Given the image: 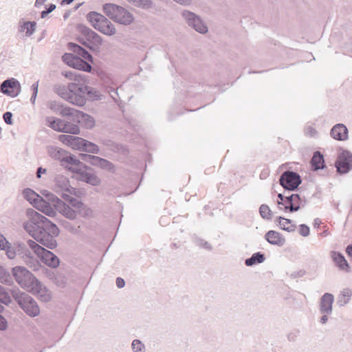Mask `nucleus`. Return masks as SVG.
<instances>
[{
    "mask_svg": "<svg viewBox=\"0 0 352 352\" xmlns=\"http://www.w3.org/2000/svg\"><path fill=\"white\" fill-rule=\"evenodd\" d=\"M54 91L63 100L78 107H82L86 103V96L91 94L90 87L78 83L56 85Z\"/></svg>",
    "mask_w": 352,
    "mask_h": 352,
    "instance_id": "obj_1",
    "label": "nucleus"
},
{
    "mask_svg": "<svg viewBox=\"0 0 352 352\" xmlns=\"http://www.w3.org/2000/svg\"><path fill=\"white\" fill-rule=\"evenodd\" d=\"M12 296L19 307L30 317L34 318L40 314L38 303L28 294L16 289L12 292Z\"/></svg>",
    "mask_w": 352,
    "mask_h": 352,
    "instance_id": "obj_2",
    "label": "nucleus"
},
{
    "mask_svg": "<svg viewBox=\"0 0 352 352\" xmlns=\"http://www.w3.org/2000/svg\"><path fill=\"white\" fill-rule=\"evenodd\" d=\"M105 14L113 21L128 25L133 23V15L123 7L113 3H107L103 6Z\"/></svg>",
    "mask_w": 352,
    "mask_h": 352,
    "instance_id": "obj_3",
    "label": "nucleus"
},
{
    "mask_svg": "<svg viewBox=\"0 0 352 352\" xmlns=\"http://www.w3.org/2000/svg\"><path fill=\"white\" fill-rule=\"evenodd\" d=\"M87 17L91 25L102 34L111 36L116 33L115 25L102 14L91 12Z\"/></svg>",
    "mask_w": 352,
    "mask_h": 352,
    "instance_id": "obj_4",
    "label": "nucleus"
},
{
    "mask_svg": "<svg viewBox=\"0 0 352 352\" xmlns=\"http://www.w3.org/2000/svg\"><path fill=\"white\" fill-rule=\"evenodd\" d=\"M12 274L16 282L24 289L29 292L38 279L25 267L16 266L12 269Z\"/></svg>",
    "mask_w": 352,
    "mask_h": 352,
    "instance_id": "obj_5",
    "label": "nucleus"
},
{
    "mask_svg": "<svg viewBox=\"0 0 352 352\" xmlns=\"http://www.w3.org/2000/svg\"><path fill=\"white\" fill-rule=\"evenodd\" d=\"M69 47L70 50L76 54V56L71 67L79 70L90 72L91 69V65L82 58L90 60L91 59V54L80 45L73 43L69 44Z\"/></svg>",
    "mask_w": 352,
    "mask_h": 352,
    "instance_id": "obj_6",
    "label": "nucleus"
},
{
    "mask_svg": "<svg viewBox=\"0 0 352 352\" xmlns=\"http://www.w3.org/2000/svg\"><path fill=\"white\" fill-rule=\"evenodd\" d=\"M28 244L46 265L52 268H55L59 265V258L52 252L45 250L32 240H28Z\"/></svg>",
    "mask_w": 352,
    "mask_h": 352,
    "instance_id": "obj_7",
    "label": "nucleus"
},
{
    "mask_svg": "<svg viewBox=\"0 0 352 352\" xmlns=\"http://www.w3.org/2000/svg\"><path fill=\"white\" fill-rule=\"evenodd\" d=\"M53 190L56 193L63 197L64 195H76V189L70 184L69 179L62 175L58 174L54 179Z\"/></svg>",
    "mask_w": 352,
    "mask_h": 352,
    "instance_id": "obj_8",
    "label": "nucleus"
},
{
    "mask_svg": "<svg viewBox=\"0 0 352 352\" xmlns=\"http://www.w3.org/2000/svg\"><path fill=\"white\" fill-rule=\"evenodd\" d=\"M27 215L29 220L23 223L24 229L34 238V234L39 233L41 230V223L42 214L38 212L30 209L27 211Z\"/></svg>",
    "mask_w": 352,
    "mask_h": 352,
    "instance_id": "obj_9",
    "label": "nucleus"
},
{
    "mask_svg": "<svg viewBox=\"0 0 352 352\" xmlns=\"http://www.w3.org/2000/svg\"><path fill=\"white\" fill-rule=\"evenodd\" d=\"M279 182L285 189L294 190L300 184L301 179L298 173L287 170L281 175Z\"/></svg>",
    "mask_w": 352,
    "mask_h": 352,
    "instance_id": "obj_10",
    "label": "nucleus"
},
{
    "mask_svg": "<svg viewBox=\"0 0 352 352\" xmlns=\"http://www.w3.org/2000/svg\"><path fill=\"white\" fill-rule=\"evenodd\" d=\"M182 16L194 30L201 34H205L208 32V28L201 20V19L195 14L188 10H184L182 12Z\"/></svg>",
    "mask_w": 352,
    "mask_h": 352,
    "instance_id": "obj_11",
    "label": "nucleus"
},
{
    "mask_svg": "<svg viewBox=\"0 0 352 352\" xmlns=\"http://www.w3.org/2000/svg\"><path fill=\"white\" fill-rule=\"evenodd\" d=\"M0 91L8 96L15 98L21 92V85L17 79L10 78L1 82Z\"/></svg>",
    "mask_w": 352,
    "mask_h": 352,
    "instance_id": "obj_12",
    "label": "nucleus"
},
{
    "mask_svg": "<svg viewBox=\"0 0 352 352\" xmlns=\"http://www.w3.org/2000/svg\"><path fill=\"white\" fill-rule=\"evenodd\" d=\"M81 159L90 163L93 166L100 167L109 172L115 171L114 165L111 162L100 157L88 154H82Z\"/></svg>",
    "mask_w": 352,
    "mask_h": 352,
    "instance_id": "obj_13",
    "label": "nucleus"
},
{
    "mask_svg": "<svg viewBox=\"0 0 352 352\" xmlns=\"http://www.w3.org/2000/svg\"><path fill=\"white\" fill-rule=\"evenodd\" d=\"M69 169L76 174V179L85 182L92 186H98L100 184V178L95 174L87 172L81 168H69Z\"/></svg>",
    "mask_w": 352,
    "mask_h": 352,
    "instance_id": "obj_14",
    "label": "nucleus"
},
{
    "mask_svg": "<svg viewBox=\"0 0 352 352\" xmlns=\"http://www.w3.org/2000/svg\"><path fill=\"white\" fill-rule=\"evenodd\" d=\"M70 117L74 122L81 124L86 129H90L95 126V120L93 117L75 109H73Z\"/></svg>",
    "mask_w": 352,
    "mask_h": 352,
    "instance_id": "obj_15",
    "label": "nucleus"
},
{
    "mask_svg": "<svg viewBox=\"0 0 352 352\" xmlns=\"http://www.w3.org/2000/svg\"><path fill=\"white\" fill-rule=\"evenodd\" d=\"M336 166L340 173H346L352 166V155L347 152H342L338 157Z\"/></svg>",
    "mask_w": 352,
    "mask_h": 352,
    "instance_id": "obj_16",
    "label": "nucleus"
},
{
    "mask_svg": "<svg viewBox=\"0 0 352 352\" xmlns=\"http://www.w3.org/2000/svg\"><path fill=\"white\" fill-rule=\"evenodd\" d=\"M85 33L86 34L87 41H84L82 44L91 50H97L99 47L102 44V38L94 31L90 29H85Z\"/></svg>",
    "mask_w": 352,
    "mask_h": 352,
    "instance_id": "obj_17",
    "label": "nucleus"
},
{
    "mask_svg": "<svg viewBox=\"0 0 352 352\" xmlns=\"http://www.w3.org/2000/svg\"><path fill=\"white\" fill-rule=\"evenodd\" d=\"M58 140L63 144L75 150L82 151L83 146H85V139L71 135H60Z\"/></svg>",
    "mask_w": 352,
    "mask_h": 352,
    "instance_id": "obj_18",
    "label": "nucleus"
},
{
    "mask_svg": "<svg viewBox=\"0 0 352 352\" xmlns=\"http://www.w3.org/2000/svg\"><path fill=\"white\" fill-rule=\"evenodd\" d=\"M28 292L36 295L43 302H49L52 298L51 292L38 280L32 286V289H30Z\"/></svg>",
    "mask_w": 352,
    "mask_h": 352,
    "instance_id": "obj_19",
    "label": "nucleus"
},
{
    "mask_svg": "<svg viewBox=\"0 0 352 352\" xmlns=\"http://www.w3.org/2000/svg\"><path fill=\"white\" fill-rule=\"evenodd\" d=\"M334 296L330 293L324 294L320 298L319 310L321 314H331L333 311V303Z\"/></svg>",
    "mask_w": 352,
    "mask_h": 352,
    "instance_id": "obj_20",
    "label": "nucleus"
},
{
    "mask_svg": "<svg viewBox=\"0 0 352 352\" xmlns=\"http://www.w3.org/2000/svg\"><path fill=\"white\" fill-rule=\"evenodd\" d=\"M56 236H52V234L44 233L42 230H40L39 233L34 234V239L37 242L50 249H53L56 246V241L55 239Z\"/></svg>",
    "mask_w": 352,
    "mask_h": 352,
    "instance_id": "obj_21",
    "label": "nucleus"
},
{
    "mask_svg": "<svg viewBox=\"0 0 352 352\" xmlns=\"http://www.w3.org/2000/svg\"><path fill=\"white\" fill-rule=\"evenodd\" d=\"M286 202V210H289L292 212L298 211L306 204L305 201L302 199L298 194L288 195Z\"/></svg>",
    "mask_w": 352,
    "mask_h": 352,
    "instance_id": "obj_22",
    "label": "nucleus"
},
{
    "mask_svg": "<svg viewBox=\"0 0 352 352\" xmlns=\"http://www.w3.org/2000/svg\"><path fill=\"white\" fill-rule=\"evenodd\" d=\"M47 107L53 112L58 113L62 116H71L73 108L63 106L58 102L55 100H50L47 103Z\"/></svg>",
    "mask_w": 352,
    "mask_h": 352,
    "instance_id": "obj_23",
    "label": "nucleus"
},
{
    "mask_svg": "<svg viewBox=\"0 0 352 352\" xmlns=\"http://www.w3.org/2000/svg\"><path fill=\"white\" fill-rule=\"evenodd\" d=\"M331 137L339 141H344L348 139V129L343 124H337L331 130Z\"/></svg>",
    "mask_w": 352,
    "mask_h": 352,
    "instance_id": "obj_24",
    "label": "nucleus"
},
{
    "mask_svg": "<svg viewBox=\"0 0 352 352\" xmlns=\"http://www.w3.org/2000/svg\"><path fill=\"white\" fill-rule=\"evenodd\" d=\"M39 218L41 219V217ZM41 230L44 233H47L56 236L59 234V229L56 224L43 215L41 216Z\"/></svg>",
    "mask_w": 352,
    "mask_h": 352,
    "instance_id": "obj_25",
    "label": "nucleus"
},
{
    "mask_svg": "<svg viewBox=\"0 0 352 352\" xmlns=\"http://www.w3.org/2000/svg\"><path fill=\"white\" fill-rule=\"evenodd\" d=\"M56 210L65 218L74 220L77 217V212L70 206L66 204L64 201L60 202Z\"/></svg>",
    "mask_w": 352,
    "mask_h": 352,
    "instance_id": "obj_26",
    "label": "nucleus"
},
{
    "mask_svg": "<svg viewBox=\"0 0 352 352\" xmlns=\"http://www.w3.org/2000/svg\"><path fill=\"white\" fill-rule=\"evenodd\" d=\"M265 239L269 243L280 247L283 246L285 243V239L281 234L274 230L268 231L265 235Z\"/></svg>",
    "mask_w": 352,
    "mask_h": 352,
    "instance_id": "obj_27",
    "label": "nucleus"
},
{
    "mask_svg": "<svg viewBox=\"0 0 352 352\" xmlns=\"http://www.w3.org/2000/svg\"><path fill=\"white\" fill-rule=\"evenodd\" d=\"M34 208L51 217H54L56 214V210L51 206L50 203L43 198L39 199V201H37V204Z\"/></svg>",
    "mask_w": 352,
    "mask_h": 352,
    "instance_id": "obj_28",
    "label": "nucleus"
},
{
    "mask_svg": "<svg viewBox=\"0 0 352 352\" xmlns=\"http://www.w3.org/2000/svg\"><path fill=\"white\" fill-rule=\"evenodd\" d=\"M352 297V289L349 287L343 288L337 297V305L339 307H344L347 305Z\"/></svg>",
    "mask_w": 352,
    "mask_h": 352,
    "instance_id": "obj_29",
    "label": "nucleus"
},
{
    "mask_svg": "<svg viewBox=\"0 0 352 352\" xmlns=\"http://www.w3.org/2000/svg\"><path fill=\"white\" fill-rule=\"evenodd\" d=\"M47 153L52 158L63 162L67 152L58 146H50L47 147Z\"/></svg>",
    "mask_w": 352,
    "mask_h": 352,
    "instance_id": "obj_30",
    "label": "nucleus"
},
{
    "mask_svg": "<svg viewBox=\"0 0 352 352\" xmlns=\"http://www.w3.org/2000/svg\"><path fill=\"white\" fill-rule=\"evenodd\" d=\"M331 258L336 265L342 270L349 271V265L343 255L337 252L331 253Z\"/></svg>",
    "mask_w": 352,
    "mask_h": 352,
    "instance_id": "obj_31",
    "label": "nucleus"
},
{
    "mask_svg": "<svg viewBox=\"0 0 352 352\" xmlns=\"http://www.w3.org/2000/svg\"><path fill=\"white\" fill-rule=\"evenodd\" d=\"M36 23L34 21L20 22L19 31L25 32L26 36H32L36 30Z\"/></svg>",
    "mask_w": 352,
    "mask_h": 352,
    "instance_id": "obj_32",
    "label": "nucleus"
},
{
    "mask_svg": "<svg viewBox=\"0 0 352 352\" xmlns=\"http://www.w3.org/2000/svg\"><path fill=\"white\" fill-rule=\"evenodd\" d=\"M311 163L313 170L322 169L324 167L323 155L319 151H316L311 158Z\"/></svg>",
    "mask_w": 352,
    "mask_h": 352,
    "instance_id": "obj_33",
    "label": "nucleus"
},
{
    "mask_svg": "<svg viewBox=\"0 0 352 352\" xmlns=\"http://www.w3.org/2000/svg\"><path fill=\"white\" fill-rule=\"evenodd\" d=\"M23 195L27 201L34 206V207L37 204V201H39V199L42 198L34 190L30 188L23 190Z\"/></svg>",
    "mask_w": 352,
    "mask_h": 352,
    "instance_id": "obj_34",
    "label": "nucleus"
},
{
    "mask_svg": "<svg viewBox=\"0 0 352 352\" xmlns=\"http://www.w3.org/2000/svg\"><path fill=\"white\" fill-rule=\"evenodd\" d=\"M47 122L49 126L54 130L64 132V126L65 120L62 119H53L52 118H47Z\"/></svg>",
    "mask_w": 352,
    "mask_h": 352,
    "instance_id": "obj_35",
    "label": "nucleus"
},
{
    "mask_svg": "<svg viewBox=\"0 0 352 352\" xmlns=\"http://www.w3.org/2000/svg\"><path fill=\"white\" fill-rule=\"evenodd\" d=\"M276 221L281 229L287 232H293L296 229V226L289 219L279 217L277 218Z\"/></svg>",
    "mask_w": 352,
    "mask_h": 352,
    "instance_id": "obj_36",
    "label": "nucleus"
},
{
    "mask_svg": "<svg viewBox=\"0 0 352 352\" xmlns=\"http://www.w3.org/2000/svg\"><path fill=\"white\" fill-rule=\"evenodd\" d=\"M16 251V255H22L23 256H26L27 258H30V252L27 248L25 244L21 241H16L13 243Z\"/></svg>",
    "mask_w": 352,
    "mask_h": 352,
    "instance_id": "obj_37",
    "label": "nucleus"
},
{
    "mask_svg": "<svg viewBox=\"0 0 352 352\" xmlns=\"http://www.w3.org/2000/svg\"><path fill=\"white\" fill-rule=\"evenodd\" d=\"M72 195H69L68 193L67 195H64L63 197H62V198L65 201H67L73 209L76 210V211L78 212L79 208H82V202L74 197H72Z\"/></svg>",
    "mask_w": 352,
    "mask_h": 352,
    "instance_id": "obj_38",
    "label": "nucleus"
},
{
    "mask_svg": "<svg viewBox=\"0 0 352 352\" xmlns=\"http://www.w3.org/2000/svg\"><path fill=\"white\" fill-rule=\"evenodd\" d=\"M265 261V256L263 254L260 252L254 253L249 258L245 261V263L247 266H252L256 263H261Z\"/></svg>",
    "mask_w": 352,
    "mask_h": 352,
    "instance_id": "obj_39",
    "label": "nucleus"
},
{
    "mask_svg": "<svg viewBox=\"0 0 352 352\" xmlns=\"http://www.w3.org/2000/svg\"><path fill=\"white\" fill-rule=\"evenodd\" d=\"M80 127L76 122L74 123L65 120L63 133L78 135L80 133Z\"/></svg>",
    "mask_w": 352,
    "mask_h": 352,
    "instance_id": "obj_40",
    "label": "nucleus"
},
{
    "mask_svg": "<svg viewBox=\"0 0 352 352\" xmlns=\"http://www.w3.org/2000/svg\"><path fill=\"white\" fill-rule=\"evenodd\" d=\"M129 3L133 5L135 7H138L142 9H149L153 6L151 0H126Z\"/></svg>",
    "mask_w": 352,
    "mask_h": 352,
    "instance_id": "obj_41",
    "label": "nucleus"
},
{
    "mask_svg": "<svg viewBox=\"0 0 352 352\" xmlns=\"http://www.w3.org/2000/svg\"><path fill=\"white\" fill-rule=\"evenodd\" d=\"M63 162H65L68 164H70L71 166L69 168H84V164L80 162L78 159L74 157V156L69 155L67 153L65 156V159Z\"/></svg>",
    "mask_w": 352,
    "mask_h": 352,
    "instance_id": "obj_42",
    "label": "nucleus"
},
{
    "mask_svg": "<svg viewBox=\"0 0 352 352\" xmlns=\"http://www.w3.org/2000/svg\"><path fill=\"white\" fill-rule=\"evenodd\" d=\"M43 195L47 199V201L49 202L50 204L53 205L55 209L57 208V206L59 205V203L63 201L54 194L47 190L43 191Z\"/></svg>",
    "mask_w": 352,
    "mask_h": 352,
    "instance_id": "obj_43",
    "label": "nucleus"
},
{
    "mask_svg": "<svg viewBox=\"0 0 352 352\" xmlns=\"http://www.w3.org/2000/svg\"><path fill=\"white\" fill-rule=\"evenodd\" d=\"M84 144H85V146H83V148H82L83 151H86V152L91 153H94V154H98L100 153L99 147L96 144H95L91 142H89L86 140H85V141H84Z\"/></svg>",
    "mask_w": 352,
    "mask_h": 352,
    "instance_id": "obj_44",
    "label": "nucleus"
},
{
    "mask_svg": "<svg viewBox=\"0 0 352 352\" xmlns=\"http://www.w3.org/2000/svg\"><path fill=\"white\" fill-rule=\"evenodd\" d=\"M259 213L262 218L265 219H272V212L270 210V207L266 204H262L259 208Z\"/></svg>",
    "mask_w": 352,
    "mask_h": 352,
    "instance_id": "obj_45",
    "label": "nucleus"
},
{
    "mask_svg": "<svg viewBox=\"0 0 352 352\" xmlns=\"http://www.w3.org/2000/svg\"><path fill=\"white\" fill-rule=\"evenodd\" d=\"M131 349L133 352H145L146 348L144 344L140 340H133L131 343Z\"/></svg>",
    "mask_w": 352,
    "mask_h": 352,
    "instance_id": "obj_46",
    "label": "nucleus"
},
{
    "mask_svg": "<svg viewBox=\"0 0 352 352\" xmlns=\"http://www.w3.org/2000/svg\"><path fill=\"white\" fill-rule=\"evenodd\" d=\"M77 212L84 218H91L94 216L93 210L83 204L82 208H79Z\"/></svg>",
    "mask_w": 352,
    "mask_h": 352,
    "instance_id": "obj_47",
    "label": "nucleus"
},
{
    "mask_svg": "<svg viewBox=\"0 0 352 352\" xmlns=\"http://www.w3.org/2000/svg\"><path fill=\"white\" fill-rule=\"evenodd\" d=\"M3 250L6 251V254L10 259L16 258V254L13 243L9 242Z\"/></svg>",
    "mask_w": 352,
    "mask_h": 352,
    "instance_id": "obj_48",
    "label": "nucleus"
},
{
    "mask_svg": "<svg viewBox=\"0 0 352 352\" xmlns=\"http://www.w3.org/2000/svg\"><path fill=\"white\" fill-rule=\"evenodd\" d=\"M31 90L32 91V95L30 98V102L32 104H34L36 97H37L38 91V81L32 85Z\"/></svg>",
    "mask_w": 352,
    "mask_h": 352,
    "instance_id": "obj_49",
    "label": "nucleus"
},
{
    "mask_svg": "<svg viewBox=\"0 0 352 352\" xmlns=\"http://www.w3.org/2000/svg\"><path fill=\"white\" fill-rule=\"evenodd\" d=\"M76 55H74L72 54H65L63 56V60L64 63H65L67 65L71 67L72 65Z\"/></svg>",
    "mask_w": 352,
    "mask_h": 352,
    "instance_id": "obj_50",
    "label": "nucleus"
},
{
    "mask_svg": "<svg viewBox=\"0 0 352 352\" xmlns=\"http://www.w3.org/2000/svg\"><path fill=\"white\" fill-rule=\"evenodd\" d=\"M288 197V195L287 196H285L283 195V194L281 193H279L278 195V201H277V204L279 206V208L281 209L282 208L280 207V206H284V208L285 210H286V206H287V198Z\"/></svg>",
    "mask_w": 352,
    "mask_h": 352,
    "instance_id": "obj_51",
    "label": "nucleus"
},
{
    "mask_svg": "<svg viewBox=\"0 0 352 352\" xmlns=\"http://www.w3.org/2000/svg\"><path fill=\"white\" fill-rule=\"evenodd\" d=\"M310 233L309 226L305 224H300L299 226V234L302 236H308Z\"/></svg>",
    "mask_w": 352,
    "mask_h": 352,
    "instance_id": "obj_52",
    "label": "nucleus"
},
{
    "mask_svg": "<svg viewBox=\"0 0 352 352\" xmlns=\"http://www.w3.org/2000/svg\"><path fill=\"white\" fill-rule=\"evenodd\" d=\"M65 228L71 233L72 234H78L80 232V226L76 227L74 225H72L69 222L65 223Z\"/></svg>",
    "mask_w": 352,
    "mask_h": 352,
    "instance_id": "obj_53",
    "label": "nucleus"
},
{
    "mask_svg": "<svg viewBox=\"0 0 352 352\" xmlns=\"http://www.w3.org/2000/svg\"><path fill=\"white\" fill-rule=\"evenodd\" d=\"M62 74L67 78L69 80H78V74L76 72L72 71H65L63 72Z\"/></svg>",
    "mask_w": 352,
    "mask_h": 352,
    "instance_id": "obj_54",
    "label": "nucleus"
},
{
    "mask_svg": "<svg viewBox=\"0 0 352 352\" xmlns=\"http://www.w3.org/2000/svg\"><path fill=\"white\" fill-rule=\"evenodd\" d=\"M12 114L11 112L7 111L3 115L5 122L8 124H12Z\"/></svg>",
    "mask_w": 352,
    "mask_h": 352,
    "instance_id": "obj_55",
    "label": "nucleus"
},
{
    "mask_svg": "<svg viewBox=\"0 0 352 352\" xmlns=\"http://www.w3.org/2000/svg\"><path fill=\"white\" fill-rule=\"evenodd\" d=\"M197 244L199 247L203 248L206 250H210L212 249L211 245L207 241H205L202 239H199L197 241Z\"/></svg>",
    "mask_w": 352,
    "mask_h": 352,
    "instance_id": "obj_56",
    "label": "nucleus"
},
{
    "mask_svg": "<svg viewBox=\"0 0 352 352\" xmlns=\"http://www.w3.org/2000/svg\"><path fill=\"white\" fill-rule=\"evenodd\" d=\"M8 327L7 320L5 319L3 316L0 315V330L3 331L6 330Z\"/></svg>",
    "mask_w": 352,
    "mask_h": 352,
    "instance_id": "obj_57",
    "label": "nucleus"
},
{
    "mask_svg": "<svg viewBox=\"0 0 352 352\" xmlns=\"http://www.w3.org/2000/svg\"><path fill=\"white\" fill-rule=\"evenodd\" d=\"M9 242L7 241V239L5 238V236L2 234H0V250L5 249V247L7 245V244Z\"/></svg>",
    "mask_w": 352,
    "mask_h": 352,
    "instance_id": "obj_58",
    "label": "nucleus"
},
{
    "mask_svg": "<svg viewBox=\"0 0 352 352\" xmlns=\"http://www.w3.org/2000/svg\"><path fill=\"white\" fill-rule=\"evenodd\" d=\"M7 280H8V278L6 275L5 270L3 268V267H1L0 265V282H1V283L6 282Z\"/></svg>",
    "mask_w": 352,
    "mask_h": 352,
    "instance_id": "obj_59",
    "label": "nucleus"
},
{
    "mask_svg": "<svg viewBox=\"0 0 352 352\" xmlns=\"http://www.w3.org/2000/svg\"><path fill=\"white\" fill-rule=\"evenodd\" d=\"M116 285L118 288H122L125 285V281L123 278L118 277L116 279Z\"/></svg>",
    "mask_w": 352,
    "mask_h": 352,
    "instance_id": "obj_60",
    "label": "nucleus"
},
{
    "mask_svg": "<svg viewBox=\"0 0 352 352\" xmlns=\"http://www.w3.org/2000/svg\"><path fill=\"white\" fill-rule=\"evenodd\" d=\"M47 173V169L43 168L42 167H38L36 170V177L41 178L42 174H45Z\"/></svg>",
    "mask_w": 352,
    "mask_h": 352,
    "instance_id": "obj_61",
    "label": "nucleus"
},
{
    "mask_svg": "<svg viewBox=\"0 0 352 352\" xmlns=\"http://www.w3.org/2000/svg\"><path fill=\"white\" fill-rule=\"evenodd\" d=\"M305 131H306V133L309 135L310 136H314L316 133V131L315 130V129H314L311 126H309V127L306 128Z\"/></svg>",
    "mask_w": 352,
    "mask_h": 352,
    "instance_id": "obj_62",
    "label": "nucleus"
},
{
    "mask_svg": "<svg viewBox=\"0 0 352 352\" xmlns=\"http://www.w3.org/2000/svg\"><path fill=\"white\" fill-rule=\"evenodd\" d=\"M322 316L320 318V322L322 323V324H326L327 320H328V315L329 314H322Z\"/></svg>",
    "mask_w": 352,
    "mask_h": 352,
    "instance_id": "obj_63",
    "label": "nucleus"
},
{
    "mask_svg": "<svg viewBox=\"0 0 352 352\" xmlns=\"http://www.w3.org/2000/svg\"><path fill=\"white\" fill-rule=\"evenodd\" d=\"M346 253L349 254V256H352V245H349L347 248H346Z\"/></svg>",
    "mask_w": 352,
    "mask_h": 352,
    "instance_id": "obj_64",
    "label": "nucleus"
}]
</instances>
